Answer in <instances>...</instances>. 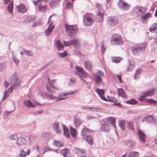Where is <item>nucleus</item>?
<instances>
[{
    "mask_svg": "<svg viewBox=\"0 0 157 157\" xmlns=\"http://www.w3.org/2000/svg\"><path fill=\"white\" fill-rule=\"evenodd\" d=\"M75 68L77 73V75L79 76L80 79L85 82L86 84H87L88 82L85 80L84 78L88 77V74L82 68L76 66Z\"/></svg>",
    "mask_w": 157,
    "mask_h": 157,
    "instance_id": "7ed1b4c3",
    "label": "nucleus"
},
{
    "mask_svg": "<svg viewBox=\"0 0 157 157\" xmlns=\"http://www.w3.org/2000/svg\"><path fill=\"white\" fill-rule=\"evenodd\" d=\"M75 83V80L71 79L70 82L69 83V86H73L74 85Z\"/></svg>",
    "mask_w": 157,
    "mask_h": 157,
    "instance_id": "0e129e2a",
    "label": "nucleus"
},
{
    "mask_svg": "<svg viewBox=\"0 0 157 157\" xmlns=\"http://www.w3.org/2000/svg\"><path fill=\"white\" fill-rule=\"evenodd\" d=\"M129 64L128 67L126 69V71H132L134 68L135 63L132 62V61L129 60Z\"/></svg>",
    "mask_w": 157,
    "mask_h": 157,
    "instance_id": "5701e85b",
    "label": "nucleus"
},
{
    "mask_svg": "<svg viewBox=\"0 0 157 157\" xmlns=\"http://www.w3.org/2000/svg\"><path fill=\"white\" fill-rule=\"evenodd\" d=\"M93 78L94 80L97 84H99L102 83V79L100 76L96 74H94L93 75Z\"/></svg>",
    "mask_w": 157,
    "mask_h": 157,
    "instance_id": "4be33fe9",
    "label": "nucleus"
},
{
    "mask_svg": "<svg viewBox=\"0 0 157 157\" xmlns=\"http://www.w3.org/2000/svg\"><path fill=\"white\" fill-rule=\"evenodd\" d=\"M70 132L71 136L73 137H75L77 135L76 130L75 128L71 127L70 128Z\"/></svg>",
    "mask_w": 157,
    "mask_h": 157,
    "instance_id": "7c9ffc66",
    "label": "nucleus"
},
{
    "mask_svg": "<svg viewBox=\"0 0 157 157\" xmlns=\"http://www.w3.org/2000/svg\"><path fill=\"white\" fill-rule=\"evenodd\" d=\"M63 129L64 135L68 137H69L70 134L69 132L68 129L67 128L63 125Z\"/></svg>",
    "mask_w": 157,
    "mask_h": 157,
    "instance_id": "a19ab883",
    "label": "nucleus"
},
{
    "mask_svg": "<svg viewBox=\"0 0 157 157\" xmlns=\"http://www.w3.org/2000/svg\"><path fill=\"white\" fill-rule=\"evenodd\" d=\"M146 101L150 104H157V101L151 99H147Z\"/></svg>",
    "mask_w": 157,
    "mask_h": 157,
    "instance_id": "de8ad7c7",
    "label": "nucleus"
},
{
    "mask_svg": "<svg viewBox=\"0 0 157 157\" xmlns=\"http://www.w3.org/2000/svg\"><path fill=\"white\" fill-rule=\"evenodd\" d=\"M119 125L122 130L124 129L125 123L123 121H121L119 122Z\"/></svg>",
    "mask_w": 157,
    "mask_h": 157,
    "instance_id": "6e6d98bb",
    "label": "nucleus"
},
{
    "mask_svg": "<svg viewBox=\"0 0 157 157\" xmlns=\"http://www.w3.org/2000/svg\"><path fill=\"white\" fill-rule=\"evenodd\" d=\"M137 133L141 141L143 143H145L146 141L145 139L146 138L145 135L140 130H139L138 131Z\"/></svg>",
    "mask_w": 157,
    "mask_h": 157,
    "instance_id": "2eb2a0df",
    "label": "nucleus"
},
{
    "mask_svg": "<svg viewBox=\"0 0 157 157\" xmlns=\"http://www.w3.org/2000/svg\"><path fill=\"white\" fill-rule=\"evenodd\" d=\"M12 59L14 63L17 65L18 64V63L19 62V60L15 56L13 52H12Z\"/></svg>",
    "mask_w": 157,
    "mask_h": 157,
    "instance_id": "79ce46f5",
    "label": "nucleus"
},
{
    "mask_svg": "<svg viewBox=\"0 0 157 157\" xmlns=\"http://www.w3.org/2000/svg\"><path fill=\"white\" fill-rule=\"evenodd\" d=\"M128 127L129 129L131 130H133V125L132 122H128Z\"/></svg>",
    "mask_w": 157,
    "mask_h": 157,
    "instance_id": "bf43d9fd",
    "label": "nucleus"
},
{
    "mask_svg": "<svg viewBox=\"0 0 157 157\" xmlns=\"http://www.w3.org/2000/svg\"><path fill=\"white\" fill-rule=\"evenodd\" d=\"M74 151L77 154L81 155L85 153V151L82 149L75 147L74 148Z\"/></svg>",
    "mask_w": 157,
    "mask_h": 157,
    "instance_id": "bb28decb",
    "label": "nucleus"
},
{
    "mask_svg": "<svg viewBox=\"0 0 157 157\" xmlns=\"http://www.w3.org/2000/svg\"><path fill=\"white\" fill-rule=\"evenodd\" d=\"M23 52L28 56H31L33 55L32 52L29 50H26L25 49H24Z\"/></svg>",
    "mask_w": 157,
    "mask_h": 157,
    "instance_id": "603ef678",
    "label": "nucleus"
},
{
    "mask_svg": "<svg viewBox=\"0 0 157 157\" xmlns=\"http://www.w3.org/2000/svg\"><path fill=\"white\" fill-rule=\"evenodd\" d=\"M15 87V88H16V86H13L12 85L10 86L7 90H5L4 92V96L2 98V101H3L6 98H7L9 96V95L7 94L8 92L10 93L12 92L13 90V87Z\"/></svg>",
    "mask_w": 157,
    "mask_h": 157,
    "instance_id": "dca6fc26",
    "label": "nucleus"
},
{
    "mask_svg": "<svg viewBox=\"0 0 157 157\" xmlns=\"http://www.w3.org/2000/svg\"><path fill=\"white\" fill-rule=\"evenodd\" d=\"M26 139L22 137L18 138L16 142V144L18 145L22 146L26 143Z\"/></svg>",
    "mask_w": 157,
    "mask_h": 157,
    "instance_id": "f3484780",
    "label": "nucleus"
},
{
    "mask_svg": "<svg viewBox=\"0 0 157 157\" xmlns=\"http://www.w3.org/2000/svg\"><path fill=\"white\" fill-rule=\"evenodd\" d=\"M54 28V25L52 23H51L45 31V35L46 36H48L50 35Z\"/></svg>",
    "mask_w": 157,
    "mask_h": 157,
    "instance_id": "ddd939ff",
    "label": "nucleus"
},
{
    "mask_svg": "<svg viewBox=\"0 0 157 157\" xmlns=\"http://www.w3.org/2000/svg\"><path fill=\"white\" fill-rule=\"evenodd\" d=\"M30 153V150L28 149L26 153L23 150H21L19 154L20 157H25L26 155H29Z\"/></svg>",
    "mask_w": 157,
    "mask_h": 157,
    "instance_id": "cd10ccee",
    "label": "nucleus"
},
{
    "mask_svg": "<svg viewBox=\"0 0 157 157\" xmlns=\"http://www.w3.org/2000/svg\"><path fill=\"white\" fill-rule=\"evenodd\" d=\"M124 3V2L122 0H119L118 3H117V5L120 8H121Z\"/></svg>",
    "mask_w": 157,
    "mask_h": 157,
    "instance_id": "4d7b16f0",
    "label": "nucleus"
},
{
    "mask_svg": "<svg viewBox=\"0 0 157 157\" xmlns=\"http://www.w3.org/2000/svg\"><path fill=\"white\" fill-rule=\"evenodd\" d=\"M63 44L64 45L66 46H69L71 45V40L64 41Z\"/></svg>",
    "mask_w": 157,
    "mask_h": 157,
    "instance_id": "052dcab7",
    "label": "nucleus"
},
{
    "mask_svg": "<svg viewBox=\"0 0 157 157\" xmlns=\"http://www.w3.org/2000/svg\"><path fill=\"white\" fill-rule=\"evenodd\" d=\"M96 92L98 94L99 97L100 96L103 95L105 93V91L103 89H97L96 90Z\"/></svg>",
    "mask_w": 157,
    "mask_h": 157,
    "instance_id": "c03bdc74",
    "label": "nucleus"
},
{
    "mask_svg": "<svg viewBox=\"0 0 157 157\" xmlns=\"http://www.w3.org/2000/svg\"><path fill=\"white\" fill-rule=\"evenodd\" d=\"M74 121L76 127L80 125L82 123V122L80 120L79 118H75Z\"/></svg>",
    "mask_w": 157,
    "mask_h": 157,
    "instance_id": "a18cd8bd",
    "label": "nucleus"
},
{
    "mask_svg": "<svg viewBox=\"0 0 157 157\" xmlns=\"http://www.w3.org/2000/svg\"><path fill=\"white\" fill-rule=\"evenodd\" d=\"M116 76L117 77V78H118V79L119 82L121 83H122L123 82V81L121 78V73L119 75H116Z\"/></svg>",
    "mask_w": 157,
    "mask_h": 157,
    "instance_id": "e2e57ef3",
    "label": "nucleus"
},
{
    "mask_svg": "<svg viewBox=\"0 0 157 157\" xmlns=\"http://www.w3.org/2000/svg\"><path fill=\"white\" fill-rule=\"evenodd\" d=\"M142 71L140 69H139L137 70L134 77L135 79H136L139 78V76L141 75Z\"/></svg>",
    "mask_w": 157,
    "mask_h": 157,
    "instance_id": "58836bf2",
    "label": "nucleus"
},
{
    "mask_svg": "<svg viewBox=\"0 0 157 157\" xmlns=\"http://www.w3.org/2000/svg\"><path fill=\"white\" fill-rule=\"evenodd\" d=\"M107 21L108 24L112 27L115 26L118 22L117 18L114 16H110L108 17Z\"/></svg>",
    "mask_w": 157,
    "mask_h": 157,
    "instance_id": "1a4fd4ad",
    "label": "nucleus"
},
{
    "mask_svg": "<svg viewBox=\"0 0 157 157\" xmlns=\"http://www.w3.org/2000/svg\"><path fill=\"white\" fill-rule=\"evenodd\" d=\"M108 101H110L113 102H115L117 101V100L114 98H109L108 100Z\"/></svg>",
    "mask_w": 157,
    "mask_h": 157,
    "instance_id": "338daca9",
    "label": "nucleus"
},
{
    "mask_svg": "<svg viewBox=\"0 0 157 157\" xmlns=\"http://www.w3.org/2000/svg\"><path fill=\"white\" fill-rule=\"evenodd\" d=\"M95 6L98 10L97 14L96 15V18L98 21L99 22H101L102 21L103 19L104 10L103 9L101 4L96 3Z\"/></svg>",
    "mask_w": 157,
    "mask_h": 157,
    "instance_id": "39448f33",
    "label": "nucleus"
},
{
    "mask_svg": "<svg viewBox=\"0 0 157 157\" xmlns=\"http://www.w3.org/2000/svg\"><path fill=\"white\" fill-rule=\"evenodd\" d=\"M145 95V94L144 95H142L140 97L138 98V100L140 101H142L144 100V98Z\"/></svg>",
    "mask_w": 157,
    "mask_h": 157,
    "instance_id": "774afa93",
    "label": "nucleus"
},
{
    "mask_svg": "<svg viewBox=\"0 0 157 157\" xmlns=\"http://www.w3.org/2000/svg\"><path fill=\"white\" fill-rule=\"evenodd\" d=\"M151 17V14L149 13H147L143 15L140 18L141 20L143 22L145 20L148 19Z\"/></svg>",
    "mask_w": 157,
    "mask_h": 157,
    "instance_id": "a878e982",
    "label": "nucleus"
},
{
    "mask_svg": "<svg viewBox=\"0 0 157 157\" xmlns=\"http://www.w3.org/2000/svg\"><path fill=\"white\" fill-rule=\"evenodd\" d=\"M118 93L119 96L124 98L126 97V95L124 93V91L122 88L117 89Z\"/></svg>",
    "mask_w": 157,
    "mask_h": 157,
    "instance_id": "e433bc0d",
    "label": "nucleus"
},
{
    "mask_svg": "<svg viewBox=\"0 0 157 157\" xmlns=\"http://www.w3.org/2000/svg\"><path fill=\"white\" fill-rule=\"evenodd\" d=\"M84 65L86 70L90 72L92 71V66L91 61L88 60H85L84 63Z\"/></svg>",
    "mask_w": 157,
    "mask_h": 157,
    "instance_id": "4468645a",
    "label": "nucleus"
},
{
    "mask_svg": "<svg viewBox=\"0 0 157 157\" xmlns=\"http://www.w3.org/2000/svg\"><path fill=\"white\" fill-rule=\"evenodd\" d=\"M137 8H138V12L141 14L144 13L147 10V8L145 7L138 6Z\"/></svg>",
    "mask_w": 157,
    "mask_h": 157,
    "instance_id": "ea45409f",
    "label": "nucleus"
},
{
    "mask_svg": "<svg viewBox=\"0 0 157 157\" xmlns=\"http://www.w3.org/2000/svg\"><path fill=\"white\" fill-rule=\"evenodd\" d=\"M129 157H138L139 156L138 153L137 152H132L129 155Z\"/></svg>",
    "mask_w": 157,
    "mask_h": 157,
    "instance_id": "49530a36",
    "label": "nucleus"
},
{
    "mask_svg": "<svg viewBox=\"0 0 157 157\" xmlns=\"http://www.w3.org/2000/svg\"><path fill=\"white\" fill-rule=\"evenodd\" d=\"M23 105L27 107L33 108L36 107V105H33L32 102L28 100L24 101Z\"/></svg>",
    "mask_w": 157,
    "mask_h": 157,
    "instance_id": "6ab92c4d",
    "label": "nucleus"
},
{
    "mask_svg": "<svg viewBox=\"0 0 157 157\" xmlns=\"http://www.w3.org/2000/svg\"><path fill=\"white\" fill-rule=\"evenodd\" d=\"M60 57H64L67 55V52L66 51H64L62 53H58Z\"/></svg>",
    "mask_w": 157,
    "mask_h": 157,
    "instance_id": "5fc2aeb1",
    "label": "nucleus"
},
{
    "mask_svg": "<svg viewBox=\"0 0 157 157\" xmlns=\"http://www.w3.org/2000/svg\"><path fill=\"white\" fill-rule=\"evenodd\" d=\"M71 41V45H73L75 47L78 46L79 43V40L76 38Z\"/></svg>",
    "mask_w": 157,
    "mask_h": 157,
    "instance_id": "f704fd0d",
    "label": "nucleus"
},
{
    "mask_svg": "<svg viewBox=\"0 0 157 157\" xmlns=\"http://www.w3.org/2000/svg\"><path fill=\"white\" fill-rule=\"evenodd\" d=\"M53 128L57 133H60L61 132V129L59 128L58 123H55L54 124Z\"/></svg>",
    "mask_w": 157,
    "mask_h": 157,
    "instance_id": "473e14b6",
    "label": "nucleus"
},
{
    "mask_svg": "<svg viewBox=\"0 0 157 157\" xmlns=\"http://www.w3.org/2000/svg\"><path fill=\"white\" fill-rule=\"evenodd\" d=\"M91 110L92 111H99L101 110V109L98 107H91Z\"/></svg>",
    "mask_w": 157,
    "mask_h": 157,
    "instance_id": "13d9d810",
    "label": "nucleus"
},
{
    "mask_svg": "<svg viewBox=\"0 0 157 157\" xmlns=\"http://www.w3.org/2000/svg\"><path fill=\"white\" fill-rule=\"evenodd\" d=\"M36 16L34 15H29L25 18V21L30 23L33 21L36 18Z\"/></svg>",
    "mask_w": 157,
    "mask_h": 157,
    "instance_id": "c756f323",
    "label": "nucleus"
},
{
    "mask_svg": "<svg viewBox=\"0 0 157 157\" xmlns=\"http://www.w3.org/2000/svg\"><path fill=\"white\" fill-rule=\"evenodd\" d=\"M83 139L85 140H86L90 145L93 144V141L91 136L90 135H87L86 136V138L84 137H83Z\"/></svg>",
    "mask_w": 157,
    "mask_h": 157,
    "instance_id": "2f4dec72",
    "label": "nucleus"
},
{
    "mask_svg": "<svg viewBox=\"0 0 157 157\" xmlns=\"http://www.w3.org/2000/svg\"><path fill=\"white\" fill-rule=\"evenodd\" d=\"M149 31L151 32L157 33V24L155 23L151 25L150 27Z\"/></svg>",
    "mask_w": 157,
    "mask_h": 157,
    "instance_id": "b1692460",
    "label": "nucleus"
},
{
    "mask_svg": "<svg viewBox=\"0 0 157 157\" xmlns=\"http://www.w3.org/2000/svg\"><path fill=\"white\" fill-rule=\"evenodd\" d=\"M13 1H11L9 4L7 10L10 13H13Z\"/></svg>",
    "mask_w": 157,
    "mask_h": 157,
    "instance_id": "72a5a7b5",
    "label": "nucleus"
},
{
    "mask_svg": "<svg viewBox=\"0 0 157 157\" xmlns=\"http://www.w3.org/2000/svg\"><path fill=\"white\" fill-rule=\"evenodd\" d=\"M126 103L131 105H134L137 103V101L134 99L127 101Z\"/></svg>",
    "mask_w": 157,
    "mask_h": 157,
    "instance_id": "8fccbe9b",
    "label": "nucleus"
},
{
    "mask_svg": "<svg viewBox=\"0 0 157 157\" xmlns=\"http://www.w3.org/2000/svg\"><path fill=\"white\" fill-rule=\"evenodd\" d=\"M53 144L54 146L58 147H62L64 145L63 143L59 141L56 140L54 141Z\"/></svg>",
    "mask_w": 157,
    "mask_h": 157,
    "instance_id": "4c0bfd02",
    "label": "nucleus"
},
{
    "mask_svg": "<svg viewBox=\"0 0 157 157\" xmlns=\"http://www.w3.org/2000/svg\"><path fill=\"white\" fill-rule=\"evenodd\" d=\"M70 150L67 148H65L60 151V153L64 156V157H68L67 155L70 152Z\"/></svg>",
    "mask_w": 157,
    "mask_h": 157,
    "instance_id": "c85d7f7f",
    "label": "nucleus"
},
{
    "mask_svg": "<svg viewBox=\"0 0 157 157\" xmlns=\"http://www.w3.org/2000/svg\"><path fill=\"white\" fill-rule=\"evenodd\" d=\"M16 10L18 12L24 13L26 12L27 9L23 4L17 6L15 8Z\"/></svg>",
    "mask_w": 157,
    "mask_h": 157,
    "instance_id": "f8f14e48",
    "label": "nucleus"
},
{
    "mask_svg": "<svg viewBox=\"0 0 157 157\" xmlns=\"http://www.w3.org/2000/svg\"><path fill=\"white\" fill-rule=\"evenodd\" d=\"M55 83V81H48V84H47L46 85V87L47 89L49 92L52 93L53 91L52 88L56 89L57 88L54 86V83Z\"/></svg>",
    "mask_w": 157,
    "mask_h": 157,
    "instance_id": "9b49d317",
    "label": "nucleus"
},
{
    "mask_svg": "<svg viewBox=\"0 0 157 157\" xmlns=\"http://www.w3.org/2000/svg\"><path fill=\"white\" fill-rule=\"evenodd\" d=\"M47 8V6L45 5H42L39 8L40 11H41L43 12L46 11Z\"/></svg>",
    "mask_w": 157,
    "mask_h": 157,
    "instance_id": "3c124183",
    "label": "nucleus"
},
{
    "mask_svg": "<svg viewBox=\"0 0 157 157\" xmlns=\"http://www.w3.org/2000/svg\"><path fill=\"white\" fill-rule=\"evenodd\" d=\"M94 15L91 13H87L85 14L83 17L84 25L86 26L92 25L94 22Z\"/></svg>",
    "mask_w": 157,
    "mask_h": 157,
    "instance_id": "20e7f679",
    "label": "nucleus"
},
{
    "mask_svg": "<svg viewBox=\"0 0 157 157\" xmlns=\"http://www.w3.org/2000/svg\"><path fill=\"white\" fill-rule=\"evenodd\" d=\"M96 74L99 75L100 77L103 76L104 75V73L101 71L99 70L96 72Z\"/></svg>",
    "mask_w": 157,
    "mask_h": 157,
    "instance_id": "69168bd1",
    "label": "nucleus"
},
{
    "mask_svg": "<svg viewBox=\"0 0 157 157\" xmlns=\"http://www.w3.org/2000/svg\"><path fill=\"white\" fill-rule=\"evenodd\" d=\"M17 78L16 75H12L10 78L9 84L13 86H16V88L20 85L19 82H17Z\"/></svg>",
    "mask_w": 157,
    "mask_h": 157,
    "instance_id": "9d476101",
    "label": "nucleus"
},
{
    "mask_svg": "<svg viewBox=\"0 0 157 157\" xmlns=\"http://www.w3.org/2000/svg\"><path fill=\"white\" fill-rule=\"evenodd\" d=\"M131 48L133 54L138 56L141 54L143 50L145 49V46L144 44H141L133 46Z\"/></svg>",
    "mask_w": 157,
    "mask_h": 157,
    "instance_id": "f257e3e1",
    "label": "nucleus"
},
{
    "mask_svg": "<svg viewBox=\"0 0 157 157\" xmlns=\"http://www.w3.org/2000/svg\"><path fill=\"white\" fill-rule=\"evenodd\" d=\"M155 93V89L153 88L150 90L147 91L142 93L145 94V96H151Z\"/></svg>",
    "mask_w": 157,
    "mask_h": 157,
    "instance_id": "412c9836",
    "label": "nucleus"
},
{
    "mask_svg": "<svg viewBox=\"0 0 157 157\" xmlns=\"http://www.w3.org/2000/svg\"><path fill=\"white\" fill-rule=\"evenodd\" d=\"M67 32L68 35L72 38L75 36L78 30L77 27L75 25H69L67 24L65 25Z\"/></svg>",
    "mask_w": 157,
    "mask_h": 157,
    "instance_id": "f03ea898",
    "label": "nucleus"
},
{
    "mask_svg": "<svg viewBox=\"0 0 157 157\" xmlns=\"http://www.w3.org/2000/svg\"><path fill=\"white\" fill-rule=\"evenodd\" d=\"M59 0L58 1L56 0H52L49 2V4L52 9L56 7L57 6H59Z\"/></svg>",
    "mask_w": 157,
    "mask_h": 157,
    "instance_id": "393cba45",
    "label": "nucleus"
},
{
    "mask_svg": "<svg viewBox=\"0 0 157 157\" xmlns=\"http://www.w3.org/2000/svg\"><path fill=\"white\" fill-rule=\"evenodd\" d=\"M91 132V130L87 128L86 127H84L82 130L81 134L82 136V137H84L86 138V136H87V133H89Z\"/></svg>",
    "mask_w": 157,
    "mask_h": 157,
    "instance_id": "aec40b11",
    "label": "nucleus"
},
{
    "mask_svg": "<svg viewBox=\"0 0 157 157\" xmlns=\"http://www.w3.org/2000/svg\"><path fill=\"white\" fill-rule=\"evenodd\" d=\"M45 95L47 98L50 99L54 100L56 101H59L65 100L68 98V97L61 96L60 93L59 94V97H55L51 94L46 93Z\"/></svg>",
    "mask_w": 157,
    "mask_h": 157,
    "instance_id": "6e6552de",
    "label": "nucleus"
},
{
    "mask_svg": "<svg viewBox=\"0 0 157 157\" xmlns=\"http://www.w3.org/2000/svg\"><path fill=\"white\" fill-rule=\"evenodd\" d=\"M130 7V6L127 4V3L124 2V5L122 6L121 8L124 10H127Z\"/></svg>",
    "mask_w": 157,
    "mask_h": 157,
    "instance_id": "864d4df0",
    "label": "nucleus"
},
{
    "mask_svg": "<svg viewBox=\"0 0 157 157\" xmlns=\"http://www.w3.org/2000/svg\"><path fill=\"white\" fill-rule=\"evenodd\" d=\"M77 91H72L67 93H60L61 96H66L69 95H72L77 92Z\"/></svg>",
    "mask_w": 157,
    "mask_h": 157,
    "instance_id": "c9c22d12",
    "label": "nucleus"
},
{
    "mask_svg": "<svg viewBox=\"0 0 157 157\" xmlns=\"http://www.w3.org/2000/svg\"><path fill=\"white\" fill-rule=\"evenodd\" d=\"M121 58L118 57H112V61L113 62L117 63L120 62Z\"/></svg>",
    "mask_w": 157,
    "mask_h": 157,
    "instance_id": "37998d69",
    "label": "nucleus"
},
{
    "mask_svg": "<svg viewBox=\"0 0 157 157\" xmlns=\"http://www.w3.org/2000/svg\"><path fill=\"white\" fill-rule=\"evenodd\" d=\"M105 121V123L101 126V130L102 131H106L108 128V126L110 124H112L115 127V118H106Z\"/></svg>",
    "mask_w": 157,
    "mask_h": 157,
    "instance_id": "0eeeda50",
    "label": "nucleus"
},
{
    "mask_svg": "<svg viewBox=\"0 0 157 157\" xmlns=\"http://www.w3.org/2000/svg\"><path fill=\"white\" fill-rule=\"evenodd\" d=\"M55 45L56 48L59 51H62L64 49L63 44L59 40L56 41Z\"/></svg>",
    "mask_w": 157,
    "mask_h": 157,
    "instance_id": "a211bd4d",
    "label": "nucleus"
},
{
    "mask_svg": "<svg viewBox=\"0 0 157 157\" xmlns=\"http://www.w3.org/2000/svg\"><path fill=\"white\" fill-rule=\"evenodd\" d=\"M111 41L113 44L122 45L123 44V39L121 36L118 34H113L111 37Z\"/></svg>",
    "mask_w": 157,
    "mask_h": 157,
    "instance_id": "423d86ee",
    "label": "nucleus"
},
{
    "mask_svg": "<svg viewBox=\"0 0 157 157\" xmlns=\"http://www.w3.org/2000/svg\"><path fill=\"white\" fill-rule=\"evenodd\" d=\"M9 139L10 140H17L18 138V136L17 134H13L9 137Z\"/></svg>",
    "mask_w": 157,
    "mask_h": 157,
    "instance_id": "09e8293b",
    "label": "nucleus"
},
{
    "mask_svg": "<svg viewBox=\"0 0 157 157\" xmlns=\"http://www.w3.org/2000/svg\"><path fill=\"white\" fill-rule=\"evenodd\" d=\"M13 110L10 111H6L4 112V115L5 117H7Z\"/></svg>",
    "mask_w": 157,
    "mask_h": 157,
    "instance_id": "680f3d73",
    "label": "nucleus"
}]
</instances>
